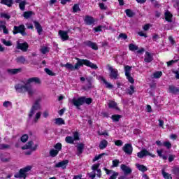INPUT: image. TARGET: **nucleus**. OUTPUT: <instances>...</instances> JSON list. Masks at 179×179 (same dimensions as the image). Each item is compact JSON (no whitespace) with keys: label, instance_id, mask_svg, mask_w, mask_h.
I'll use <instances>...</instances> for the list:
<instances>
[{"label":"nucleus","instance_id":"f257e3e1","mask_svg":"<svg viewBox=\"0 0 179 179\" xmlns=\"http://www.w3.org/2000/svg\"><path fill=\"white\" fill-rule=\"evenodd\" d=\"M41 83L40 78L34 77L27 80L24 84L19 83L15 85V89L17 93H26L27 92L29 96H33L34 94V90H33V87L30 84L36 83L39 85Z\"/></svg>","mask_w":179,"mask_h":179},{"label":"nucleus","instance_id":"f03ea898","mask_svg":"<svg viewBox=\"0 0 179 179\" xmlns=\"http://www.w3.org/2000/svg\"><path fill=\"white\" fill-rule=\"evenodd\" d=\"M40 103H41V98H38L35 101L28 115L29 120H31L35 115L33 118V122L35 124L37 123L38 120L41 117V112L37 113V111L41 108Z\"/></svg>","mask_w":179,"mask_h":179},{"label":"nucleus","instance_id":"7ed1b4c3","mask_svg":"<svg viewBox=\"0 0 179 179\" xmlns=\"http://www.w3.org/2000/svg\"><path fill=\"white\" fill-rule=\"evenodd\" d=\"M77 63L73 66V71L79 69V68H80V66H83V65H86V66L92 68V69H97V68H99L97 65L92 63V62L87 59H80L77 58Z\"/></svg>","mask_w":179,"mask_h":179},{"label":"nucleus","instance_id":"20e7f679","mask_svg":"<svg viewBox=\"0 0 179 179\" xmlns=\"http://www.w3.org/2000/svg\"><path fill=\"white\" fill-rule=\"evenodd\" d=\"M33 167L31 166H27L24 167V169H22L20 170L19 173H16L14 177L15 178H23L26 179V177L27 176V173L31 170Z\"/></svg>","mask_w":179,"mask_h":179},{"label":"nucleus","instance_id":"39448f33","mask_svg":"<svg viewBox=\"0 0 179 179\" xmlns=\"http://www.w3.org/2000/svg\"><path fill=\"white\" fill-rule=\"evenodd\" d=\"M71 101L72 104L75 106V107L79 109L80 106H83V104H85V96H82L80 98L74 97L71 99Z\"/></svg>","mask_w":179,"mask_h":179},{"label":"nucleus","instance_id":"423d86ee","mask_svg":"<svg viewBox=\"0 0 179 179\" xmlns=\"http://www.w3.org/2000/svg\"><path fill=\"white\" fill-rule=\"evenodd\" d=\"M17 33H20L22 36H27V33H26V27H24V25L21 24L18 27H14L13 34H17Z\"/></svg>","mask_w":179,"mask_h":179},{"label":"nucleus","instance_id":"0eeeda50","mask_svg":"<svg viewBox=\"0 0 179 179\" xmlns=\"http://www.w3.org/2000/svg\"><path fill=\"white\" fill-rule=\"evenodd\" d=\"M132 67L129 66H124L125 76L130 83H134L135 80L134 78L131 76V69Z\"/></svg>","mask_w":179,"mask_h":179},{"label":"nucleus","instance_id":"6e6552de","mask_svg":"<svg viewBox=\"0 0 179 179\" xmlns=\"http://www.w3.org/2000/svg\"><path fill=\"white\" fill-rule=\"evenodd\" d=\"M122 150L126 153V155H128L129 156H131L132 155V152H134V148L132 147V144L131 143H127L122 147Z\"/></svg>","mask_w":179,"mask_h":179},{"label":"nucleus","instance_id":"1a4fd4ad","mask_svg":"<svg viewBox=\"0 0 179 179\" xmlns=\"http://www.w3.org/2000/svg\"><path fill=\"white\" fill-rule=\"evenodd\" d=\"M16 48L17 50H21L23 52H26L29 50V43L27 42L20 43L17 41Z\"/></svg>","mask_w":179,"mask_h":179},{"label":"nucleus","instance_id":"9d476101","mask_svg":"<svg viewBox=\"0 0 179 179\" xmlns=\"http://www.w3.org/2000/svg\"><path fill=\"white\" fill-rule=\"evenodd\" d=\"M138 157L139 159H143V157H145L146 156H151V157H155V155L151 154L148 150L143 149L139 152L137 153Z\"/></svg>","mask_w":179,"mask_h":179},{"label":"nucleus","instance_id":"9b49d317","mask_svg":"<svg viewBox=\"0 0 179 179\" xmlns=\"http://www.w3.org/2000/svg\"><path fill=\"white\" fill-rule=\"evenodd\" d=\"M108 70L110 71V79H118V70L113 68V66H109Z\"/></svg>","mask_w":179,"mask_h":179},{"label":"nucleus","instance_id":"f8f14e48","mask_svg":"<svg viewBox=\"0 0 179 179\" xmlns=\"http://www.w3.org/2000/svg\"><path fill=\"white\" fill-rule=\"evenodd\" d=\"M68 163H69V160H63L60 162L55 164V167L56 169H66V166H68Z\"/></svg>","mask_w":179,"mask_h":179},{"label":"nucleus","instance_id":"ddd939ff","mask_svg":"<svg viewBox=\"0 0 179 179\" xmlns=\"http://www.w3.org/2000/svg\"><path fill=\"white\" fill-rule=\"evenodd\" d=\"M103 170L106 171L108 176L112 174L109 179H117V177H118V173L113 170H108L107 168H103Z\"/></svg>","mask_w":179,"mask_h":179},{"label":"nucleus","instance_id":"4468645a","mask_svg":"<svg viewBox=\"0 0 179 179\" xmlns=\"http://www.w3.org/2000/svg\"><path fill=\"white\" fill-rule=\"evenodd\" d=\"M121 170L123 171L124 176H128L129 174H131L132 173V169L129 166H127L125 164H122L120 166Z\"/></svg>","mask_w":179,"mask_h":179},{"label":"nucleus","instance_id":"2eb2a0df","mask_svg":"<svg viewBox=\"0 0 179 179\" xmlns=\"http://www.w3.org/2000/svg\"><path fill=\"white\" fill-rule=\"evenodd\" d=\"M68 31H62L59 30V35L60 36L62 41H66V40H68L69 38V36H68Z\"/></svg>","mask_w":179,"mask_h":179},{"label":"nucleus","instance_id":"dca6fc26","mask_svg":"<svg viewBox=\"0 0 179 179\" xmlns=\"http://www.w3.org/2000/svg\"><path fill=\"white\" fill-rule=\"evenodd\" d=\"M168 92L172 94H177L179 92V88L174 85H169Z\"/></svg>","mask_w":179,"mask_h":179},{"label":"nucleus","instance_id":"f3484780","mask_svg":"<svg viewBox=\"0 0 179 179\" xmlns=\"http://www.w3.org/2000/svg\"><path fill=\"white\" fill-rule=\"evenodd\" d=\"M84 22H85L86 24H87L88 26H91V24H94L95 20L94 18H93V17L87 15L84 19Z\"/></svg>","mask_w":179,"mask_h":179},{"label":"nucleus","instance_id":"a211bd4d","mask_svg":"<svg viewBox=\"0 0 179 179\" xmlns=\"http://www.w3.org/2000/svg\"><path fill=\"white\" fill-rule=\"evenodd\" d=\"M164 17L166 22H169V23H171V22H173V14H171L170 11L169 10L165 11Z\"/></svg>","mask_w":179,"mask_h":179},{"label":"nucleus","instance_id":"6ab92c4d","mask_svg":"<svg viewBox=\"0 0 179 179\" xmlns=\"http://www.w3.org/2000/svg\"><path fill=\"white\" fill-rule=\"evenodd\" d=\"M34 23L35 29L37 30V33L39 35L41 34V33H43V27H41V24H40V23H38L37 21H34Z\"/></svg>","mask_w":179,"mask_h":179},{"label":"nucleus","instance_id":"aec40b11","mask_svg":"<svg viewBox=\"0 0 179 179\" xmlns=\"http://www.w3.org/2000/svg\"><path fill=\"white\" fill-rule=\"evenodd\" d=\"M145 62H152L153 61V56L150 54L149 52H145V58H144Z\"/></svg>","mask_w":179,"mask_h":179},{"label":"nucleus","instance_id":"412c9836","mask_svg":"<svg viewBox=\"0 0 179 179\" xmlns=\"http://www.w3.org/2000/svg\"><path fill=\"white\" fill-rule=\"evenodd\" d=\"M85 44L88 46L92 48V50H99V48L97 47V44L96 43H93L90 41H87L85 42Z\"/></svg>","mask_w":179,"mask_h":179},{"label":"nucleus","instance_id":"4be33fe9","mask_svg":"<svg viewBox=\"0 0 179 179\" xmlns=\"http://www.w3.org/2000/svg\"><path fill=\"white\" fill-rule=\"evenodd\" d=\"M7 71L10 73V75H16V73H20V72H22V69H8Z\"/></svg>","mask_w":179,"mask_h":179},{"label":"nucleus","instance_id":"5701e85b","mask_svg":"<svg viewBox=\"0 0 179 179\" xmlns=\"http://www.w3.org/2000/svg\"><path fill=\"white\" fill-rule=\"evenodd\" d=\"M136 167L139 170V171H142V173H145V171H148V168L144 165H141L139 164H136Z\"/></svg>","mask_w":179,"mask_h":179},{"label":"nucleus","instance_id":"b1692460","mask_svg":"<svg viewBox=\"0 0 179 179\" xmlns=\"http://www.w3.org/2000/svg\"><path fill=\"white\" fill-rule=\"evenodd\" d=\"M55 124L56 125H65V120L61 117L55 119Z\"/></svg>","mask_w":179,"mask_h":179},{"label":"nucleus","instance_id":"393cba45","mask_svg":"<svg viewBox=\"0 0 179 179\" xmlns=\"http://www.w3.org/2000/svg\"><path fill=\"white\" fill-rule=\"evenodd\" d=\"M107 145H108V142L106 140H102L99 144V149H106L107 148Z\"/></svg>","mask_w":179,"mask_h":179},{"label":"nucleus","instance_id":"a878e982","mask_svg":"<svg viewBox=\"0 0 179 179\" xmlns=\"http://www.w3.org/2000/svg\"><path fill=\"white\" fill-rule=\"evenodd\" d=\"M1 3H3V5H6L8 6V8H10L12 5L13 4V0H1Z\"/></svg>","mask_w":179,"mask_h":179},{"label":"nucleus","instance_id":"bb28decb","mask_svg":"<svg viewBox=\"0 0 179 179\" xmlns=\"http://www.w3.org/2000/svg\"><path fill=\"white\" fill-rule=\"evenodd\" d=\"M26 5H27V1L26 0H23L19 3V8L20 10H24L26 9Z\"/></svg>","mask_w":179,"mask_h":179},{"label":"nucleus","instance_id":"cd10ccee","mask_svg":"<svg viewBox=\"0 0 179 179\" xmlns=\"http://www.w3.org/2000/svg\"><path fill=\"white\" fill-rule=\"evenodd\" d=\"M101 80L104 83V85H106V87H107L108 89H113V85L107 82V80H106L104 78L101 77Z\"/></svg>","mask_w":179,"mask_h":179},{"label":"nucleus","instance_id":"c85d7f7f","mask_svg":"<svg viewBox=\"0 0 179 179\" xmlns=\"http://www.w3.org/2000/svg\"><path fill=\"white\" fill-rule=\"evenodd\" d=\"M15 61L17 64H24V62H26V58L23 56H20L15 59Z\"/></svg>","mask_w":179,"mask_h":179},{"label":"nucleus","instance_id":"c756f323","mask_svg":"<svg viewBox=\"0 0 179 179\" xmlns=\"http://www.w3.org/2000/svg\"><path fill=\"white\" fill-rule=\"evenodd\" d=\"M125 13L128 17H134V16H135V13H134L131 9L125 10Z\"/></svg>","mask_w":179,"mask_h":179},{"label":"nucleus","instance_id":"7c9ffc66","mask_svg":"<svg viewBox=\"0 0 179 179\" xmlns=\"http://www.w3.org/2000/svg\"><path fill=\"white\" fill-rule=\"evenodd\" d=\"M65 141L66 142V143H70L71 145H73V143H74L75 142V140L72 136H66L65 138Z\"/></svg>","mask_w":179,"mask_h":179},{"label":"nucleus","instance_id":"2f4dec72","mask_svg":"<svg viewBox=\"0 0 179 179\" xmlns=\"http://www.w3.org/2000/svg\"><path fill=\"white\" fill-rule=\"evenodd\" d=\"M33 141H29L27 143L26 145L22 147V150H26V149H31V146H33Z\"/></svg>","mask_w":179,"mask_h":179},{"label":"nucleus","instance_id":"473e14b6","mask_svg":"<svg viewBox=\"0 0 179 179\" xmlns=\"http://www.w3.org/2000/svg\"><path fill=\"white\" fill-rule=\"evenodd\" d=\"M83 148H85V145L83 144L80 143L77 145V150L78 152V155H81L83 152Z\"/></svg>","mask_w":179,"mask_h":179},{"label":"nucleus","instance_id":"72a5a7b5","mask_svg":"<svg viewBox=\"0 0 179 179\" xmlns=\"http://www.w3.org/2000/svg\"><path fill=\"white\" fill-rule=\"evenodd\" d=\"M108 106L110 108H115V110H118V107H117V103H115V101H109Z\"/></svg>","mask_w":179,"mask_h":179},{"label":"nucleus","instance_id":"f704fd0d","mask_svg":"<svg viewBox=\"0 0 179 179\" xmlns=\"http://www.w3.org/2000/svg\"><path fill=\"white\" fill-rule=\"evenodd\" d=\"M127 93L130 95L132 96L134 93H135V87L134 85H131L129 88L127 90Z\"/></svg>","mask_w":179,"mask_h":179},{"label":"nucleus","instance_id":"c9c22d12","mask_svg":"<svg viewBox=\"0 0 179 179\" xmlns=\"http://www.w3.org/2000/svg\"><path fill=\"white\" fill-rule=\"evenodd\" d=\"M162 176H163L164 178H166V179H172L173 178L171 177V175L169 174V173H166V171H164V170H162Z\"/></svg>","mask_w":179,"mask_h":179},{"label":"nucleus","instance_id":"e433bc0d","mask_svg":"<svg viewBox=\"0 0 179 179\" xmlns=\"http://www.w3.org/2000/svg\"><path fill=\"white\" fill-rule=\"evenodd\" d=\"M41 52L42 54H47V52H50V48L43 46L41 48Z\"/></svg>","mask_w":179,"mask_h":179},{"label":"nucleus","instance_id":"4c0bfd02","mask_svg":"<svg viewBox=\"0 0 179 179\" xmlns=\"http://www.w3.org/2000/svg\"><path fill=\"white\" fill-rule=\"evenodd\" d=\"M162 75H163V73L162 71H157L154 73L153 76L155 79H159L162 78Z\"/></svg>","mask_w":179,"mask_h":179},{"label":"nucleus","instance_id":"58836bf2","mask_svg":"<svg viewBox=\"0 0 179 179\" xmlns=\"http://www.w3.org/2000/svg\"><path fill=\"white\" fill-rule=\"evenodd\" d=\"M58 153H59L58 150H54V149H52V150H51L50 151V156H51L52 157H55V156H57V155H58Z\"/></svg>","mask_w":179,"mask_h":179},{"label":"nucleus","instance_id":"ea45409f","mask_svg":"<svg viewBox=\"0 0 179 179\" xmlns=\"http://www.w3.org/2000/svg\"><path fill=\"white\" fill-rule=\"evenodd\" d=\"M112 120L115 121V122H118L121 118V115H113L111 117Z\"/></svg>","mask_w":179,"mask_h":179},{"label":"nucleus","instance_id":"a19ab883","mask_svg":"<svg viewBox=\"0 0 179 179\" xmlns=\"http://www.w3.org/2000/svg\"><path fill=\"white\" fill-rule=\"evenodd\" d=\"M129 49L130 50V51H136L138 50V48L134 44H129Z\"/></svg>","mask_w":179,"mask_h":179},{"label":"nucleus","instance_id":"79ce46f5","mask_svg":"<svg viewBox=\"0 0 179 179\" xmlns=\"http://www.w3.org/2000/svg\"><path fill=\"white\" fill-rule=\"evenodd\" d=\"M63 66L66 68V69H69L70 71H73V65L71 64V63H66L64 64Z\"/></svg>","mask_w":179,"mask_h":179},{"label":"nucleus","instance_id":"37998d69","mask_svg":"<svg viewBox=\"0 0 179 179\" xmlns=\"http://www.w3.org/2000/svg\"><path fill=\"white\" fill-rule=\"evenodd\" d=\"M33 15V11L24 12L23 16L25 19H29Z\"/></svg>","mask_w":179,"mask_h":179},{"label":"nucleus","instance_id":"c03bdc74","mask_svg":"<svg viewBox=\"0 0 179 179\" xmlns=\"http://www.w3.org/2000/svg\"><path fill=\"white\" fill-rule=\"evenodd\" d=\"M45 72L49 75L50 76H55V73L54 72H52V71L50 70V69H47L45 68L44 69Z\"/></svg>","mask_w":179,"mask_h":179},{"label":"nucleus","instance_id":"a18cd8bd","mask_svg":"<svg viewBox=\"0 0 179 179\" xmlns=\"http://www.w3.org/2000/svg\"><path fill=\"white\" fill-rule=\"evenodd\" d=\"M1 42L3 43V44H4V45H6V47H10V45H12V42H10V41L2 39Z\"/></svg>","mask_w":179,"mask_h":179},{"label":"nucleus","instance_id":"49530a36","mask_svg":"<svg viewBox=\"0 0 179 179\" xmlns=\"http://www.w3.org/2000/svg\"><path fill=\"white\" fill-rule=\"evenodd\" d=\"M73 12H74V13H76V12H80V8H79L78 4H75L73 6Z\"/></svg>","mask_w":179,"mask_h":179},{"label":"nucleus","instance_id":"de8ad7c7","mask_svg":"<svg viewBox=\"0 0 179 179\" xmlns=\"http://www.w3.org/2000/svg\"><path fill=\"white\" fill-rule=\"evenodd\" d=\"M73 139H74L75 141H79V132L78 131H74L73 133Z\"/></svg>","mask_w":179,"mask_h":179},{"label":"nucleus","instance_id":"09e8293b","mask_svg":"<svg viewBox=\"0 0 179 179\" xmlns=\"http://www.w3.org/2000/svg\"><path fill=\"white\" fill-rule=\"evenodd\" d=\"M29 139V136H27V134H24L22 137H21V141H22L24 143L27 142V140Z\"/></svg>","mask_w":179,"mask_h":179},{"label":"nucleus","instance_id":"8fccbe9b","mask_svg":"<svg viewBox=\"0 0 179 179\" xmlns=\"http://www.w3.org/2000/svg\"><path fill=\"white\" fill-rule=\"evenodd\" d=\"M164 146H165V148H168V149H171V143H170V141H165L163 143Z\"/></svg>","mask_w":179,"mask_h":179},{"label":"nucleus","instance_id":"3c124183","mask_svg":"<svg viewBox=\"0 0 179 179\" xmlns=\"http://www.w3.org/2000/svg\"><path fill=\"white\" fill-rule=\"evenodd\" d=\"M55 149H56V150H58V152H59V150H61L62 149V144L58 143L55 145Z\"/></svg>","mask_w":179,"mask_h":179},{"label":"nucleus","instance_id":"603ef678","mask_svg":"<svg viewBox=\"0 0 179 179\" xmlns=\"http://www.w3.org/2000/svg\"><path fill=\"white\" fill-rule=\"evenodd\" d=\"M99 167H100V164H94L92 166V170H93V171L95 172L97 170H99Z\"/></svg>","mask_w":179,"mask_h":179},{"label":"nucleus","instance_id":"864d4df0","mask_svg":"<svg viewBox=\"0 0 179 179\" xmlns=\"http://www.w3.org/2000/svg\"><path fill=\"white\" fill-rule=\"evenodd\" d=\"M1 17H3L4 19H7L9 20V18L10 17V15L8 13H1Z\"/></svg>","mask_w":179,"mask_h":179},{"label":"nucleus","instance_id":"5fc2aeb1","mask_svg":"<svg viewBox=\"0 0 179 179\" xmlns=\"http://www.w3.org/2000/svg\"><path fill=\"white\" fill-rule=\"evenodd\" d=\"M115 145L116 146H122V145H124V143L121 140H117L115 141Z\"/></svg>","mask_w":179,"mask_h":179},{"label":"nucleus","instance_id":"6e6d98bb","mask_svg":"<svg viewBox=\"0 0 179 179\" xmlns=\"http://www.w3.org/2000/svg\"><path fill=\"white\" fill-rule=\"evenodd\" d=\"M152 3L154 5L155 8H160V6H162V5L159 3L157 1L155 0L154 1H152Z\"/></svg>","mask_w":179,"mask_h":179},{"label":"nucleus","instance_id":"4d7b16f0","mask_svg":"<svg viewBox=\"0 0 179 179\" xmlns=\"http://www.w3.org/2000/svg\"><path fill=\"white\" fill-rule=\"evenodd\" d=\"M10 148V145L8 144H1L0 145V149H9Z\"/></svg>","mask_w":179,"mask_h":179},{"label":"nucleus","instance_id":"13d9d810","mask_svg":"<svg viewBox=\"0 0 179 179\" xmlns=\"http://www.w3.org/2000/svg\"><path fill=\"white\" fill-rule=\"evenodd\" d=\"M118 164H120V160L115 159V160L113 161V167H118Z\"/></svg>","mask_w":179,"mask_h":179},{"label":"nucleus","instance_id":"bf43d9fd","mask_svg":"<svg viewBox=\"0 0 179 179\" xmlns=\"http://www.w3.org/2000/svg\"><path fill=\"white\" fill-rule=\"evenodd\" d=\"M104 156V154H100L98 156H96L94 159H93V162H97V160H100V159H101V157Z\"/></svg>","mask_w":179,"mask_h":179},{"label":"nucleus","instance_id":"052dcab7","mask_svg":"<svg viewBox=\"0 0 179 179\" xmlns=\"http://www.w3.org/2000/svg\"><path fill=\"white\" fill-rule=\"evenodd\" d=\"M84 103H86V104L92 103V99L91 98H85V97H84Z\"/></svg>","mask_w":179,"mask_h":179},{"label":"nucleus","instance_id":"680f3d73","mask_svg":"<svg viewBox=\"0 0 179 179\" xmlns=\"http://www.w3.org/2000/svg\"><path fill=\"white\" fill-rule=\"evenodd\" d=\"M119 38H122L123 40H127L128 38V36H127L125 34H120L119 35Z\"/></svg>","mask_w":179,"mask_h":179},{"label":"nucleus","instance_id":"e2e57ef3","mask_svg":"<svg viewBox=\"0 0 179 179\" xmlns=\"http://www.w3.org/2000/svg\"><path fill=\"white\" fill-rule=\"evenodd\" d=\"M101 29H103L102 26H98L97 27H94L93 30H94V31L97 33L99 31H101Z\"/></svg>","mask_w":179,"mask_h":179},{"label":"nucleus","instance_id":"0e129e2a","mask_svg":"<svg viewBox=\"0 0 179 179\" xmlns=\"http://www.w3.org/2000/svg\"><path fill=\"white\" fill-rule=\"evenodd\" d=\"M178 60H171L169 62H167V66H171V65H173V64H176V62H177Z\"/></svg>","mask_w":179,"mask_h":179},{"label":"nucleus","instance_id":"69168bd1","mask_svg":"<svg viewBox=\"0 0 179 179\" xmlns=\"http://www.w3.org/2000/svg\"><path fill=\"white\" fill-rule=\"evenodd\" d=\"M89 176L90 177V178L92 179H94L96 178V172H94V171L92 172H91L90 173H89Z\"/></svg>","mask_w":179,"mask_h":179},{"label":"nucleus","instance_id":"338daca9","mask_svg":"<svg viewBox=\"0 0 179 179\" xmlns=\"http://www.w3.org/2000/svg\"><path fill=\"white\" fill-rule=\"evenodd\" d=\"M99 8L102 10H106V9H107V7H106V6L103 3H99Z\"/></svg>","mask_w":179,"mask_h":179},{"label":"nucleus","instance_id":"774afa93","mask_svg":"<svg viewBox=\"0 0 179 179\" xmlns=\"http://www.w3.org/2000/svg\"><path fill=\"white\" fill-rule=\"evenodd\" d=\"M98 134L100 136L103 135L104 136H108V133L107 131H98Z\"/></svg>","mask_w":179,"mask_h":179}]
</instances>
